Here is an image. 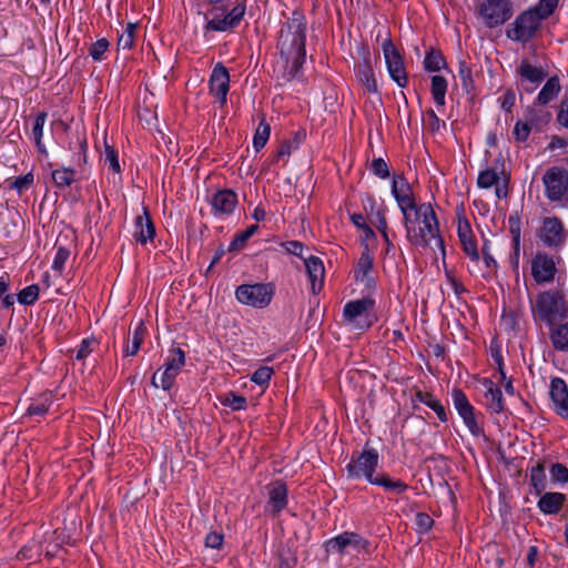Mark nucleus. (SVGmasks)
Returning <instances> with one entry per match:
<instances>
[{
  "label": "nucleus",
  "instance_id": "obj_1",
  "mask_svg": "<svg viewBox=\"0 0 568 568\" xmlns=\"http://www.w3.org/2000/svg\"><path fill=\"white\" fill-rule=\"evenodd\" d=\"M306 27L305 16L295 10L278 32L276 48L285 62L283 78L286 81L302 77L306 61Z\"/></svg>",
  "mask_w": 568,
  "mask_h": 568
},
{
  "label": "nucleus",
  "instance_id": "obj_2",
  "mask_svg": "<svg viewBox=\"0 0 568 568\" xmlns=\"http://www.w3.org/2000/svg\"><path fill=\"white\" fill-rule=\"evenodd\" d=\"M408 240L415 245H432L443 248L438 221L430 204H420L404 217Z\"/></svg>",
  "mask_w": 568,
  "mask_h": 568
},
{
  "label": "nucleus",
  "instance_id": "obj_3",
  "mask_svg": "<svg viewBox=\"0 0 568 568\" xmlns=\"http://www.w3.org/2000/svg\"><path fill=\"white\" fill-rule=\"evenodd\" d=\"M211 9L204 13L203 34L210 32H233L243 21L246 13V0L236 1L229 9L224 0H205Z\"/></svg>",
  "mask_w": 568,
  "mask_h": 568
},
{
  "label": "nucleus",
  "instance_id": "obj_4",
  "mask_svg": "<svg viewBox=\"0 0 568 568\" xmlns=\"http://www.w3.org/2000/svg\"><path fill=\"white\" fill-rule=\"evenodd\" d=\"M378 459L377 450L366 445L362 454L357 457V477L363 476L368 483L382 486L388 490H405L406 485L402 481H394L385 474L374 475L378 466Z\"/></svg>",
  "mask_w": 568,
  "mask_h": 568
},
{
  "label": "nucleus",
  "instance_id": "obj_5",
  "mask_svg": "<svg viewBox=\"0 0 568 568\" xmlns=\"http://www.w3.org/2000/svg\"><path fill=\"white\" fill-rule=\"evenodd\" d=\"M274 294L273 283L241 284L235 290V298L239 303L258 310L267 307Z\"/></svg>",
  "mask_w": 568,
  "mask_h": 568
},
{
  "label": "nucleus",
  "instance_id": "obj_6",
  "mask_svg": "<svg viewBox=\"0 0 568 568\" xmlns=\"http://www.w3.org/2000/svg\"><path fill=\"white\" fill-rule=\"evenodd\" d=\"M477 12L488 28L506 22L511 16V4L507 0H483Z\"/></svg>",
  "mask_w": 568,
  "mask_h": 568
},
{
  "label": "nucleus",
  "instance_id": "obj_7",
  "mask_svg": "<svg viewBox=\"0 0 568 568\" xmlns=\"http://www.w3.org/2000/svg\"><path fill=\"white\" fill-rule=\"evenodd\" d=\"M535 310L538 316L552 323L566 313V304L559 292H544L537 296Z\"/></svg>",
  "mask_w": 568,
  "mask_h": 568
},
{
  "label": "nucleus",
  "instance_id": "obj_8",
  "mask_svg": "<svg viewBox=\"0 0 568 568\" xmlns=\"http://www.w3.org/2000/svg\"><path fill=\"white\" fill-rule=\"evenodd\" d=\"M542 19L534 10L520 13L507 30V36L514 41H528L540 26Z\"/></svg>",
  "mask_w": 568,
  "mask_h": 568
},
{
  "label": "nucleus",
  "instance_id": "obj_9",
  "mask_svg": "<svg viewBox=\"0 0 568 568\" xmlns=\"http://www.w3.org/2000/svg\"><path fill=\"white\" fill-rule=\"evenodd\" d=\"M547 197L568 205V171L560 168L549 169L542 178Z\"/></svg>",
  "mask_w": 568,
  "mask_h": 568
},
{
  "label": "nucleus",
  "instance_id": "obj_10",
  "mask_svg": "<svg viewBox=\"0 0 568 568\" xmlns=\"http://www.w3.org/2000/svg\"><path fill=\"white\" fill-rule=\"evenodd\" d=\"M267 501L265 513L276 518L288 505V488L282 479H275L266 485Z\"/></svg>",
  "mask_w": 568,
  "mask_h": 568
},
{
  "label": "nucleus",
  "instance_id": "obj_11",
  "mask_svg": "<svg viewBox=\"0 0 568 568\" xmlns=\"http://www.w3.org/2000/svg\"><path fill=\"white\" fill-rule=\"evenodd\" d=\"M383 52L390 78L398 84V87L405 88L407 85V73L404 67V61L398 50L389 39L384 41Z\"/></svg>",
  "mask_w": 568,
  "mask_h": 568
},
{
  "label": "nucleus",
  "instance_id": "obj_12",
  "mask_svg": "<svg viewBox=\"0 0 568 568\" xmlns=\"http://www.w3.org/2000/svg\"><path fill=\"white\" fill-rule=\"evenodd\" d=\"M362 203L365 213V217H363L362 222L376 226L383 237L387 240V221L383 203L371 194H366Z\"/></svg>",
  "mask_w": 568,
  "mask_h": 568
},
{
  "label": "nucleus",
  "instance_id": "obj_13",
  "mask_svg": "<svg viewBox=\"0 0 568 568\" xmlns=\"http://www.w3.org/2000/svg\"><path fill=\"white\" fill-rule=\"evenodd\" d=\"M210 92L215 95L217 102L223 106L227 101L230 91V73L222 62H217L209 79Z\"/></svg>",
  "mask_w": 568,
  "mask_h": 568
},
{
  "label": "nucleus",
  "instance_id": "obj_14",
  "mask_svg": "<svg viewBox=\"0 0 568 568\" xmlns=\"http://www.w3.org/2000/svg\"><path fill=\"white\" fill-rule=\"evenodd\" d=\"M359 262L357 263V283L364 285L365 291L369 293L376 285V273L373 268L374 251L377 247L362 246Z\"/></svg>",
  "mask_w": 568,
  "mask_h": 568
},
{
  "label": "nucleus",
  "instance_id": "obj_15",
  "mask_svg": "<svg viewBox=\"0 0 568 568\" xmlns=\"http://www.w3.org/2000/svg\"><path fill=\"white\" fill-rule=\"evenodd\" d=\"M392 194L395 197L399 210L403 213V217L415 211L417 205L415 204L413 191L403 176H394L392 181Z\"/></svg>",
  "mask_w": 568,
  "mask_h": 568
},
{
  "label": "nucleus",
  "instance_id": "obj_16",
  "mask_svg": "<svg viewBox=\"0 0 568 568\" xmlns=\"http://www.w3.org/2000/svg\"><path fill=\"white\" fill-rule=\"evenodd\" d=\"M209 203L215 217L230 215L237 205V194L231 189L219 190L212 194Z\"/></svg>",
  "mask_w": 568,
  "mask_h": 568
},
{
  "label": "nucleus",
  "instance_id": "obj_17",
  "mask_svg": "<svg viewBox=\"0 0 568 568\" xmlns=\"http://www.w3.org/2000/svg\"><path fill=\"white\" fill-rule=\"evenodd\" d=\"M452 396L454 406L457 409L459 416L463 418L466 426L468 427L469 432L474 436L481 435L483 429L475 418L474 408L469 404L466 395L460 389H454Z\"/></svg>",
  "mask_w": 568,
  "mask_h": 568
},
{
  "label": "nucleus",
  "instance_id": "obj_18",
  "mask_svg": "<svg viewBox=\"0 0 568 568\" xmlns=\"http://www.w3.org/2000/svg\"><path fill=\"white\" fill-rule=\"evenodd\" d=\"M539 236L549 247L561 245L567 237L562 223L557 217H546L542 221Z\"/></svg>",
  "mask_w": 568,
  "mask_h": 568
},
{
  "label": "nucleus",
  "instance_id": "obj_19",
  "mask_svg": "<svg viewBox=\"0 0 568 568\" xmlns=\"http://www.w3.org/2000/svg\"><path fill=\"white\" fill-rule=\"evenodd\" d=\"M155 237V226L151 219L148 206H143L142 214L138 215L134 220L133 239L141 245L153 241Z\"/></svg>",
  "mask_w": 568,
  "mask_h": 568
},
{
  "label": "nucleus",
  "instance_id": "obj_20",
  "mask_svg": "<svg viewBox=\"0 0 568 568\" xmlns=\"http://www.w3.org/2000/svg\"><path fill=\"white\" fill-rule=\"evenodd\" d=\"M531 273L536 282L545 283L554 280L556 265L551 257L545 253H538L531 263Z\"/></svg>",
  "mask_w": 568,
  "mask_h": 568
},
{
  "label": "nucleus",
  "instance_id": "obj_21",
  "mask_svg": "<svg viewBox=\"0 0 568 568\" xmlns=\"http://www.w3.org/2000/svg\"><path fill=\"white\" fill-rule=\"evenodd\" d=\"M550 398L555 410L562 418L568 419V387L560 378H554L550 384Z\"/></svg>",
  "mask_w": 568,
  "mask_h": 568
},
{
  "label": "nucleus",
  "instance_id": "obj_22",
  "mask_svg": "<svg viewBox=\"0 0 568 568\" xmlns=\"http://www.w3.org/2000/svg\"><path fill=\"white\" fill-rule=\"evenodd\" d=\"M307 277L314 294L318 293L324 285L325 268L322 260L317 256L310 255L304 258Z\"/></svg>",
  "mask_w": 568,
  "mask_h": 568
},
{
  "label": "nucleus",
  "instance_id": "obj_23",
  "mask_svg": "<svg viewBox=\"0 0 568 568\" xmlns=\"http://www.w3.org/2000/svg\"><path fill=\"white\" fill-rule=\"evenodd\" d=\"M375 302L371 297L357 300V329H367L377 322Z\"/></svg>",
  "mask_w": 568,
  "mask_h": 568
},
{
  "label": "nucleus",
  "instance_id": "obj_24",
  "mask_svg": "<svg viewBox=\"0 0 568 568\" xmlns=\"http://www.w3.org/2000/svg\"><path fill=\"white\" fill-rule=\"evenodd\" d=\"M517 72L523 81H527L531 84L530 87L525 88L527 92H532L546 78L545 71L541 68L532 65L528 60H523L520 62Z\"/></svg>",
  "mask_w": 568,
  "mask_h": 568
},
{
  "label": "nucleus",
  "instance_id": "obj_25",
  "mask_svg": "<svg viewBox=\"0 0 568 568\" xmlns=\"http://www.w3.org/2000/svg\"><path fill=\"white\" fill-rule=\"evenodd\" d=\"M457 233L465 254H467L471 261L478 262L479 253L469 223L467 221H459Z\"/></svg>",
  "mask_w": 568,
  "mask_h": 568
},
{
  "label": "nucleus",
  "instance_id": "obj_26",
  "mask_svg": "<svg viewBox=\"0 0 568 568\" xmlns=\"http://www.w3.org/2000/svg\"><path fill=\"white\" fill-rule=\"evenodd\" d=\"M364 67L361 70V81L369 93L378 94V85L372 68V57L367 47L362 48Z\"/></svg>",
  "mask_w": 568,
  "mask_h": 568
},
{
  "label": "nucleus",
  "instance_id": "obj_27",
  "mask_svg": "<svg viewBox=\"0 0 568 568\" xmlns=\"http://www.w3.org/2000/svg\"><path fill=\"white\" fill-rule=\"evenodd\" d=\"M566 500L561 493H546L538 500V508L546 515L558 514Z\"/></svg>",
  "mask_w": 568,
  "mask_h": 568
},
{
  "label": "nucleus",
  "instance_id": "obj_28",
  "mask_svg": "<svg viewBox=\"0 0 568 568\" xmlns=\"http://www.w3.org/2000/svg\"><path fill=\"white\" fill-rule=\"evenodd\" d=\"M306 139V131L304 129L294 132L291 139L284 140L275 154V162L286 156L288 158L293 152L300 149Z\"/></svg>",
  "mask_w": 568,
  "mask_h": 568
},
{
  "label": "nucleus",
  "instance_id": "obj_29",
  "mask_svg": "<svg viewBox=\"0 0 568 568\" xmlns=\"http://www.w3.org/2000/svg\"><path fill=\"white\" fill-rule=\"evenodd\" d=\"M485 387V400L487 407L493 413H500L504 409L503 394L491 381L485 379L483 383Z\"/></svg>",
  "mask_w": 568,
  "mask_h": 568
},
{
  "label": "nucleus",
  "instance_id": "obj_30",
  "mask_svg": "<svg viewBox=\"0 0 568 568\" xmlns=\"http://www.w3.org/2000/svg\"><path fill=\"white\" fill-rule=\"evenodd\" d=\"M146 334V327L143 322H140L133 329L132 336L128 335L125 346L123 348L124 356H134L141 348Z\"/></svg>",
  "mask_w": 568,
  "mask_h": 568
},
{
  "label": "nucleus",
  "instance_id": "obj_31",
  "mask_svg": "<svg viewBox=\"0 0 568 568\" xmlns=\"http://www.w3.org/2000/svg\"><path fill=\"white\" fill-rule=\"evenodd\" d=\"M355 532L345 531L325 542V549L331 554H342L347 546L355 542Z\"/></svg>",
  "mask_w": 568,
  "mask_h": 568
},
{
  "label": "nucleus",
  "instance_id": "obj_32",
  "mask_svg": "<svg viewBox=\"0 0 568 568\" xmlns=\"http://www.w3.org/2000/svg\"><path fill=\"white\" fill-rule=\"evenodd\" d=\"M77 171L72 168L62 166L51 172L53 184L59 190L69 187L75 180Z\"/></svg>",
  "mask_w": 568,
  "mask_h": 568
},
{
  "label": "nucleus",
  "instance_id": "obj_33",
  "mask_svg": "<svg viewBox=\"0 0 568 568\" xmlns=\"http://www.w3.org/2000/svg\"><path fill=\"white\" fill-rule=\"evenodd\" d=\"M6 185L10 190L17 191L19 195L29 191L34 184V174L32 171L26 173L24 175L8 178L4 181Z\"/></svg>",
  "mask_w": 568,
  "mask_h": 568
},
{
  "label": "nucleus",
  "instance_id": "obj_34",
  "mask_svg": "<svg viewBox=\"0 0 568 568\" xmlns=\"http://www.w3.org/2000/svg\"><path fill=\"white\" fill-rule=\"evenodd\" d=\"M185 352L178 345L173 344L168 349V356L165 357L163 367L182 372V368L185 366Z\"/></svg>",
  "mask_w": 568,
  "mask_h": 568
},
{
  "label": "nucleus",
  "instance_id": "obj_35",
  "mask_svg": "<svg viewBox=\"0 0 568 568\" xmlns=\"http://www.w3.org/2000/svg\"><path fill=\"white\" fill-rule=\"evenodd\" d=\"M560 88V82L557 77L548 79L537 97L538 103L542 105L548 104L558 95Z\"/></svg>",
  "mask_w": 568,
  "mask_h": 568
},
{
  "label": "nucleus",
  "instance_id": "obj_36",
  "mask_svg": "<svg viewBox=\"0 0 568 568\" xmlns=\"http://www.w3.org/2000/svg\"><path fill=\"white\" fill-rule=\"evenodd\" d=\"M257 230L258 225L252 224L245 231L235 234L229 244L227 252L235 253L243 250L246 245V242L256 233Z\"/></svg>",
  "mask_w": 568,
  "mask_h": 568
},
{
  "label": "nucleus",
  "instance_id": "obj_37",
  "mask_svg": "<svg viewBox=\"0 0 568 568\" xmlns=\"http://www.w3.org/2000/svg\"><path fill=\"white\" fill-rule=\"evenodd\" d=\"M47 118H48L47 112H44V111L39 112L34 119L33 125H32V136H33L34 143L38 148V151L41 153H47L45 146L42 143L43 128H44Z\"/></svg>",
  "mask_w": 568,
  "mask_h": 568
},
{
  "label": "nucleus",
  "instance_id": "obj_38",
  "mask_svg": "<svg viewBox=\"0 0 568 568\" xmlns=\"http://www.w3.org/2000/svg\"><path fill=\"white\" fill-rule=\"evenodd\" d=\"M271 135V126L263 116L258 123L253 135V148L256 152H260L267 143Z\"/></svg>",
  "mask_w": 568,
  "mask_h": 568
},
{
  "label": "nucleus",
  "instance_id": "obj_39",
  "mask_svg": "<svg viewBox=\"0 0 568 568\" xmlns=\"http://www.w3.org/2000/svg\"><path fill=\"white\" fill-rule=\"evenodd\" d=\"M158 373L159 371L153 374L151 378V385L155 388L161 387L163 390L169 392L174 386L175 378L181 372L164 367V371L162 372L160 377V384H158L156 382Z\"/></svg>",
  "mask_w": 568,
  "mask_h": 568
},
{
  "label": "nucleus",
  "instance_id": "obj_40",
  "mask_svg": "<svg viewBox=\"0 0 568 568\" xmlns=\"http://www.w3.org/2000/svg\"><path fill=\"white\" fill-rule=\"evenodd\" d=\"M415 398L432 408L442 422L447 420L444 406L430 393L417 392Z\"/></svg>",
  "mask_w": 568,
  "mask_h": 568
},
{
  "label": "nucleus",
  "instance_id": "obj_41",
  "mask_svg": "<svg viewBox=\"0 0 568 568\" xmlns=\"http://www.w3.org/2000/svg\"><path fill=\"white\" fill-rule=\"evenodd\" d=\"M136 22H128L123 32L118 37V49L130 50L134 47Z\"/></svg>",
  "mask_w": 568,
  "mask_h": 568
},
{
  "label": "nucleus",
  "instance_id": "obj_42",
  "mask_svg": "<svg viewBox=\"0 0 568 568\" xmlns=\"http://www.w3.org/2000/svg\"><path fill=\"white\" fill-rule=\"evenodd\" d=\"M447 91V81L442 75H433L432 77V94L435 103L438 106H443L445 104V95Z\"/></svg>",
  "mask_w": 568,
  "mask_h": 568
},
{
  "label": "nucleus",
  "instance_id": "obj_43",
  "mask_svg": "<svg viewBox=\"0 0 568 568\" xmlns=\"http://www.w3.org/2000/svg\"><path fill=\"white\" fill-rule=\"evenodd\" d=\"M363 216L357 214V229L361 230V245L377 247L378 241L368 223L362 222Z\"/></svg>",
  "mask_w": 568,
  "mask_h": 568
},
{
  "label": "nucleus",
  "instance_id": "obj_44",
  "mask_svg": "<svg viewBox=\"0 0 568 568\" xmlns=\"http://www.w3.org/2000/svg\"><path fill=\"white\" fill-rule=\"evenodd\" d=\"M550 338L558 351L568 349V323L560 324L551 331Z\"/></svg>",
  "mask_w": 568,
  "mask_h": 568
},
{
  "label": "nucleus",
  "instance_id": "obj_45",
  "mask_svg": "<svg viewBox=\"0 0 568 568\" xmlns=\"http://www.w3.org/2000/svg\"><path fill=\"white\" fill-rule=\"evenodd\" d=\"M221 404L230 407L234 412L244 410L247 408V399L243 395L235 392H229L221 397Z\"/></svg>",
  "mask_w": 568,
  "mask_h": 568
},
{
  "label": "nucleus",
  "instance_id": "obj_46",
  "mask_svg": "<svg viewBox=\"0 0 568 568\" xmlns=\"http://www.w3.org/2000/svg\"><path fill=\"white\" fill-rule=\"evenodd\" d=\"M273 375V367L260 366L256 371L252 373V375L250 376V381L265 389L268 387Z\"/></svg>",
  "mask_w": 568,
  "mask_h": 568
},
{
  "label": "nucleus",
  "instance_id": "obj_47",
  "mask_svg": "<svg viewBox=\"0 0 568 568\" xmlns=\"http://www.w3.org/2000/svg\"><path fill=\"white\" fill-rule=\"evenodd\" d=\"M40 288L38 284L26 286L17 294V301L21 305H33L39 298Z\"/></svg>",
  "mask_w": 568,
  "mask_h": 568
},
{
  "label": "nucleus",
  "instance_id": "obj_48",
  "mask_svg": "<svg viewBox=\"0 0 568 568\" xmlns=\"http://www.w3.org/2000/svg\"><path fill=\"white\" fill-rule=\"evenodd\" d=\"M110 42L106 38H101L89 47V55L94 62L104 60V53L109 50Z\"/></svg>",
  "mask_w": 568,
  "mask_h": 568
},
{
  "label": "nucleus",
  "instance_id": "obj_49",
  "mask_svg": "<svg viewBox=\"0 0 568 568\" xmlns=\"http://www.w3.org/2000/svg\"><path fill=\"white\" fill-rule=\"evenodd\" d=\"M445 59L438 51L432 50L427 53L424 60V67L427 71L437 72L445 67Z\"/></svg>",
  "mask_w": 568,
  "mask_h": 568
},
{
  "label": "nucleus",
  "instance_id": "obj_50",
  "mask_svg": "<svg viewBox=\"0 0 568 568\" xmlns=\"http://www.w3.org/2000/svg\"><path fill=\"white\" fill-rule=\"evenodd\" d=\"M104 163L109 165L114 173H121L122 169L119 162V154L114 146L105 144L103 152Z\"/></svg>",
  "mask_w": 568,
  "mask_h": 568
},
{
  "label": "nucleus",
  "instance_id": "obj_51",
  "mask_svg": "<svg viewBox=\"0 0 568 568\" xmlns=\"http://www.w3.org/2000/svg\"><path fill=\"white\" fill-rule=\"evenodd\" d=\"M70 256V250L65 246H58L51 268L59 275L62 274L65 263Z\"/></svg>",
  "mask_w": 568,
  "mask_h": 568
},
{
  "label": "nucleus",
  "instance_id": "obj_52",
  "mask_svg": "<svg viewBox=\"0 0 568 568\" xmlns=\"http://www.w3.org/2000/svg\"><path fill=\"white\" fill-rule=\"evenodd\" d=\"M354 322H355V300H351L344 306L342 328L345 332H352Z\"/></svg>",
  "mask_w": 568,
  "mask_h": 568
},
{
  "label": "nucleus",
  "instance_id": "obj_53",
  "mask_svg": "<svg viewBox=\"0 0 568 568\" xmlns=\"http://www.w3.org/2000/svg\"><path fill=\"white\" fill-rule=\"evenodd\" d=\"M498 174L495 170L487 169L479 173L477 185L481 189H488L498 182Z\"/></svg>",
  "mask_w": 568,
  "mask_h": 568
},
{
  "label": "nucleus",
  "instance_id": "obj_54",
  "mask_svg": "<svg viewBox=\"0 0 568 568\" xmlns=\"http://www.w3.org/2000/svg\"><path fill=\"white\" fill-rule=\"evenodd\" d=\"M79 151L73 153L72 161L79 168L82 169L88 162V143L85 139L78 140Z\"/></svg>",
  "mask_w": 568,
  "mask_h": 568
},
{
  "label": "nucleus",
  "instance_id": "obj_55",
  "mask_svg": "<svg viewBox=\"0 0 568 568\" xmlns=\"http://www.w3.org/2000/svg\"><path fill=\"white\" fill-rule=\"evenodd\" d=\"M559 0H540L534 10L541 19L548 18L556 9Z\"/></svg>",
  "mask_w": 568,
  "mask_h": 568
},
{
  "label": "nucleus",
  "instance_id": "obj_56",
  "mask_svg": "<svg viewBox=\"0 0 568 568\" xmlns=\"http://www.w3.org/2000/svg\"><path fill=\"white\" fill-rule=\"evenodd\" d=\"M282 246L285 248V251L288 254L295 255V256L302 258L303 261H304V258H306L304 256L305 245L302 242L295 241V240L286 241L284 243H282Z\"/></svg>",
  "mask_w": 568,
  "mask_h": 568
},
{
  "label": "nucleus",
  "instance_id": "obj_57",
  "mask_svg": "<svg viewBox=\"0 0 568 568\" xmlns=\"http://www.w3.org/2000/svg\"><path fill=\"white\" fill-rule=\"evenodd\" d=\"M458 75L462 80L463 88L469 91L473 88L471 70L465 61L459 62Z\"/></svg>",
  "mask_w": 568,
  "mask_h": 568
},
{
  "label": "nucleus",
  "instance_id": "obj_58",
  "mask_svg": "<svg viewBox=\"0 0 568 568\" xmlns=\"http://www.w3.org/2000/svg\"><path fill=\"white\" fill-rule=\"evenodd\" d=\"M371 171L381 179H386L389 176L388 166L384 159L377 158L374 159L369 165Z\"/></svg>",
  "mask_w": 568,
  "mask_h": 568
},
{
  "label": "nucleus",
  "instance_id": "obj_59",
  "mask_svg": "<svg viewBox=\"0 0 568 568\" xmlns=\"http://www.w3.org/2000/svg\"><path fill=\"white\" fill-rule=\"evenodd\" d=\"M224 542V536L222 532L210 531L206 534L204 545L207 548L221 549Z\"/></svg>",
  "mask_w": 568,
  "mask_h": 568
},
{
  "label": "nucleus",
  "instance_id": "obj_60",
  "mask_svg": "<svg viewBox=\"0 0 568 568\" xmlns=\"http://www.w3.org/2000/svg\"><path fill=\"white\" fill-rule=\"evenodd\" d=\"M550 477L555 481H568V468L564 464H554L550 468Z\"/></svg>",
  "mask_w": 568,
  "mask_h": 568
},
{
  "label": "nucleus",
  "instance_id": "obj_61",
  "mask_svg": "<svg viewBox=\"0 0 568 568\" xmlns=\"http://www.w3.org/2000/svg\"><path fill=\"white\" fill-rule=\"evenodd\" d=\"M344 4V14L342 13L341 8L338 7V20L341 24H345L347 21H351V26H353V0H342Z\"/></svg>",
  "mask_w": 568,
  "mask_h": 568
},
{
  "label": "nucleus",
  "instance_id": "obj_62",
  "mask_svg": "<svg viewBox=\"0 0 568 568\" xmlns=\"http://www.w3.org/2000/svg\"><path fill=\"white\" fill-rule=\"evenodd\" d=\"M530 133V125L526 122L518 121L514 128V135L517 141H526Z\"/></svg>",
  "mask_w": 568,
  "mask_h": 568
},
{
  "label": "nucleus",
  "instance_id": "obj_63",
  "mask_svg": "<svg viewBox=\"0 0 568 568\" xmlns=\"http://www.w3.org/2000/svg\"><path fill=\"white\" fill-rule=\"evenodd\" d=\"M50 405L47 403H32L27 409L29 416H43L48 413Z\"/></svg>",
  "mask_w": 568,
  "mask_h": 568
},
{
  "label": "nucleus",
  "instance_id": "obj_64",
  "mask_svg": "<svg viewBox=\"0 0 568 568\" xmlns=\"http://www.w3.org/2000/svg\"><path fill=\"white\" fill-rule=\"evenodd\" d=\"M92 342L93 341L90 338H83L81 341L79 348L77 351V355H75L77 359H79V361L84 359L92 353V348H91Z\"/></svg>",
  "mask_w": 568,
  "mask_h": 568
}]
</instances>
